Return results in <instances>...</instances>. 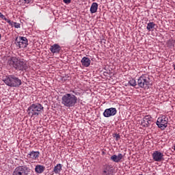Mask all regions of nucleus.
I'll return each mask as SVG.
<instances>
[{"label": "nucleus", "mask_w": 175, "mask_h": 175, "mask_svg": "<svg viewBox=\"0 0 175 175\" xmlns=\"http://www.w3.org/2000/svg\"><path fill=\"white\" fill-rule=\"evenodd\" d=\"M8 64L12 66V68H15L17 70L24 71L28 69V66H27V64L23 59L12 57L8 60Z\"/></svg>", "instance_id": "obj_1"}, {"label": "nucleus", "mask_w": 175, "mask_h": 175, "mask_svg": "<svg viewBox=\"0 0 175 175\" xmlns=\"http://www.w3.org/2000/svg\"><path fill=\"white\" fill-rule=\"evenodd\" d=\"M62 103L66 107H73L77 103V97L74 94L67 93L62 96Z\"/></svg>", "instance_id": "obj_2"}, {"label": "nucleus", "mask_w": 175, "mask_h": 175, "mask_svg": "<svg viewBox=\"0 0 175 175\" xmlns=\"http://www.w3.org/2000/svg\"><path fill=\"white\" fill-rule=\"evenodd\" d=\"M3 81L8 87H20V85H21V80L12 75L5 78Z\"/></svg>", "instance_id": "obj_3"}, {"label": "nucleus", "mask_w": 175, "mask_h": 175, "mask_svg": "<svg viewBox=\"0 0 175 175\" xmlns=\"http://www.w3.org/2000/svg\"><path fill=\"white\" fill-rule=\"evenodd\" d=\"M43 109V106L39 103L32 104L28 108L27 113L31 117H33V116H38L42 112Z\"/></svg>", "instance_id": "obj_4"}, {"label": "nucleus", "mask_w": 175, "mask_h": 175, "mask_svg": "<svg viewBox=\"0 0 175 175\" xmlns=\"http://www.w3.org/2000/svg\"><path fill=\"white\" fill-rule=\"evenodd\" d=\"M137 85H139L140 88L148 90V88H150V85H151L150 78H148L147 75H142L139 77L137 80Z\"/></svg>", "instance_id": "obj_5"}, {"label": "nucleus", "mask_w": 175, "mask_h": 175, "mask_svg": "<svg viewBox=\"0 0 175 175\" xmlns=\"http://www.w3.org/2000/svg\"><path fill=\"white\" fill-rule=\"evenodd\" d=\"M15 44L18 49H25L28 46V40L25 37H17L15 40Z\"/></svg>", "instance_id": "obj_6"}, {"label": "nucleus", "mask_w": 175, "mask_h": 175, "mask_svg": "<svg viewBox=\"0 0 175 175\" xmlns=\"http://www.w3.org/2000/svg\"><path fill=\"white\" fill-rule=\"evenodd\" d=\"M29 168L26 166H18L14 170L13 175H28Z\"/></svg>", "instance_id": "obj_7"}, {"label": "nucleus", "mask_w": 175, "mask_h": 175, "mask_svg": "<svg viewBox=\"0 0 175 175\" xmlns=\"http://www.w3.org/2000/svg\"><path fill=\"white\" fill-rule=\"evenodd\" d=\"M167 118L165 116H162L158 118L156 124L157 126L161 128V129H165V128H167Z\"/></svg>", "instance_id": "obj_8"}, {"label": "nucleus", "mask_w": 175, "mask_h": 175, "mask_svg": "<svg viewBox=\"0 0 175 175\" xmlns=\"http://www.w3.org/2000/svg\"><path fill=\"white\" fill-rule=\"evenodd\" d=\"M152 159L155 162H161V161H163V153L158 150L154 151L153 153L152 154Z\"/></svg>", "instance_id": "obj_9"}, {"label": "nucleus", "mask_w": 175, "mask_h": 175, "mask_svg": "<svg viewBox=\"0 0 175 175\" xmlns=\"http://www.w3.org/2000/svg\"><path fill=\"white\" fill-rule=\"evenodd\" d=\"M117 114V109L114 107H111L109 109H106L103 112L104 117H113V116H116Z\"/></svg>", "instance_id": "obj_10"}, {"label": "nucleus", "mask_w": 175, "mask_h": 175, "mask_svg": "<svg viewBox=\"0 0 175 175\" xmlns=\"http://www.w3.org/2000/svg\"><path fill=\"white\" fill-rule=\"evenodd\" d=\"M151 122V116H146L143 118L142 121L141 122V125H142V126H144L145 128H147V126H148V125H150Z\"/></svg>", "instance_id": "obj_11"}, {"label": "nucleus", "mask_w": 175, "mask_h": 175, "mask_svg": "<svg viewBox=\"0 0 175 175\" xmlns=\"http://www.w3.org/2000/svg\"><path fill=\"white\" fill-rule=\"evenodd\" d=\"M50 51L52 54H59L61 51V46L58 44H54L51 46Z\"/></svg>", "instance_id": "obj_12"}, {"label": "nucleus", "mask_w": 175, "mask_h": 175, "mask_svg": "<svg viewBox=\"0 0 175 175\" xmlns=\"http://www.w3.org/2000/svg\"><path fill=\"white\" fill-rule=\"evenodd\" d=\"M39 155H40V152L36 151H31L29 154H27V157L29 159H32L33 161H36L39 158Z\"/></svg>", "instance_id": "obj_13"}, {"label": "nucleus", "mask_w": 175, "mask_h": 175, "mask_svg": "<svg viewBox=\"0 0 175 175\" xmlns=\"http://www.w3.org/2000/svg\"><path fill=\"white\" fill-rule=\"evenodd\" d=\"M124 158V155L122 154L119 153L118 155L113 154L111 157V161H113V162H116V163H118V162L121 161V159Z\"/></svg>", "instance_id": "obj_14"}, {"label": "nucleus", "mask_w": 175, "mask_h": 175, "mask_svg": "<svg viewBox=\"0 0 175 175\" xmlns=\"http://www.w3.org/2000/svg\"><path fill=\"white\" fill-rule=\"evenodd\" d=\"M81 62L83 66H85V68H88V66L91 65V60L87 57H83L81 60Z\"/></svg>", "instance_id": "obj_15"}, {"label": "nucleus", "mask_w": 175, "mask_h": 175, "mask_svg": "<svg viewBox=\"0 0 175 175\" xmlns=\"http://www.w3.org/2000/svg\"><path fill=\"white\" fill-rule=\"evenodd\" d=\"M113 173L111 167L110 165H105L103 168V175H111Z\"/></svg>", "instance_id": "obj_16"}, {"label": "nucleus", "mask_w": 175, "mask_h": 175, "mask_svg": "<svg viewBox=\"0 0 175 175\" xmlns=\"http://www.w3.org/2000/svg\"><path fill=\"white\" fill-rule=\"evenodd\" d=\"M62 171V165L60 163L57 164L53 168V172L55 174H59V173H61Z\"/></svg>", "instance_id": "obj_17"}, {"label": "nucleus", "mask_w": 175, "mask_h": 175, "mask_svg": "<svg viewBox=\"0 0 175 175\" xmlns=\"http://www.w3.org/2000/svg\"><path fill=\"white\" fill-rule=\"evenodd\" d=\"M98 10V3H93L90 7V13H96Z\"/></svg>", "instance_id": "obj_18"}, {"label": "nucleus", "mask_w": 175, "mask_h": 175, "mask_svg": "<svg viewBox=\"0 0 175 175\" xmlns=\"http://www.w3.org/2000/svg\"><path fill=\"white\" fill-rule=\"evenodd\" d=\"M155 23H154V22H150L149 23H148L146 29H148V31H154V29H155Z\"/></svg>", "instance_id": "obj_19"}, {"label": "nucleus", "mask_w": 175, "mask_h": 175, "mask_svg": "<svg viewBox=\"0 0 175 175\" xmlns=\"http://www.w3.org/2000/svg\"><path fill=\"white\" fill-rule=\"evenodd\" d=\"M10 25L14 27V28H20V24L16 22H12L10 20L7 19L5 21Z\"/></svg>", "instance_id": "obj_20"}, {"label": "nucleus", "mask_w": 175, "mask_h": 175, "mask_svg": "<svg viewBox=\"0 0 175 175\" xmlns=\"http://www.w3.org/2000/svg\"><path fill=\"white\" fill-rule=\"evenodd\" d=\"M35 170L36 172V173H43V172H44V167H43L42 165H38L36 167Z\"/></svg>", "instance_id": "obj_21"}, {"label": "nucleus", "mask_w": 175, "mask_h": 175, "mask_svg": "<svg viewBox=\"0 0 175 175\" xmlns=\"http://www.w3.org/2000/svg\"><path fill=\"white\" fill-rule=\"evenodd\" d=\"M129 84H130V85H131L132 87H136L137 85L136 80L133 79H131L129 81Z\"/></svg>", "instance_id": "obj_22"}, {"label": "nucleus", "mask_w": 175, "mask_h": 175, "mask_svg": "<svg viewBox=\"0 0 175 175\" xmlns=\"http://www.w3.org/2000/svg\"><path fill=\"white\" fill-rule=\"evenodd\" d=\"M0 18H2V20H5V21H6V20H8V18H6V17H5V15L2 14L1 12H0Z\"/></svg>", "instance_id": "obj_23"}, {"label": "nucleus", "mask_w": 175, "mask_h": 175, "mask_svg": "<svg viewBox=\"0 0 175 175\" xmlns=\"http://www.w3.org/2000/svg\"><path fill=\"white\" fill-rule=\"evenodd\" d=\"M25 3H29L32 0H21Z\"/></svg>", "instance_id": "obj_24"}, {"label": "nucleus", "mask_w": 175, "mask_h": 175, "mask_svg": "<svg viewBox=\"0 0 175 175\" xmlns=\"http://www.w3.org/2000/svg\"><path fill=\"white\" fill-rule=\"evenodd\" d=\"M63 1H64V3L68 4V3H70L72 0H63Z\"/></svg>", "instance_id": "obj_25"}, {"label": "nucleus", "mask_w": 175, "mask_h": 175, "mask_svg": "<svg viewBox=\"0 0 175 175\" xmlns=\"http://www.w3.org/2000/svg\"><path fill=\"white\" fill-rule=\"evenodd\" d=\"M116 140H118V139H120V135H116Z\"/></svg>", "instance_id": "obj_26"}]
</instances>
